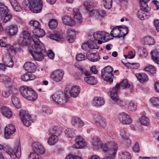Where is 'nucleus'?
Segmentation results:
<instances>
[{"label":"nucleus","mask_w":159,"mask_h":159,"mask_svg":"<svg viewBox=\"0 0 159 159\" xmlns=\"http://www.w3.org/2000/svg\"><path fill=\"white\" fill-rule=\"evenodd\" d=\"M32 40L34 42V45L31 46H29L28 47L29 51L33 58L36 60L41 61L47 54L45 47L39 39L33 38Z\"/></svg>","instance_id":"nucleus-1"},{"label":"nucleus","mask_w":159,"mask_h":159,"mask_svg":"<svg viewBox=\"0 0 159 159\" xmlns=\"http://www.w3.org/2000/svg\"><path fill=\"white\" fill-rule=\"evenodd\" d=\"M23 67L26 70L31 73L34 72L36 70V67L35 64L30 62H26Z\"/></svg>","instance_id":"nucleus-21"},{"label":"nucleus","mask_w":159,"mask_h":159,"mask_svg":"<svg viewBox=\"0 0 159 159\" xmlns=\"http://www.w3.org/2000/svg\"><path fill=\"white\" fill-rule=\"evenodd\" d=\"M142 42L145 44L149 45H152L154 43V39L149 36L144 37L142 40Z\"/></svg>","instance_id":"nucleus-44"},{"label":"nucleus","mask_w":159,"mask_h":159,"mask_svg":"<svg viewBox=\"0 0 159 159\" xmlns=\"http://www.w3.org/2000/svg\"><path fill=\"white\" fill-rule=\"evenodd\" d=\"M10 2L14 10L17 12L21 11L22 8L16 0H10Z\"/></svg>","instance_id":"nucleus-33"},{"label":"nucleus","mask_w":159,"mask_h":159,"mask_svg":"<svg viewBox=\"0 0 159 159\" xmlns=\"http://www.w3.org/2000/svg\"><path fill=\"white\" fill-rule=\"evenodd\" d=\"M84 81L88 84L92 85L96 84L98 82L96 78L92 76L85 77Z\"/></svg>","instance_id":"nucleus-37"},{"label":"nucleus","mask_w":159,"mask_h":159,"mask_svg":"<svg viewBox=\"0 0 159 159\" xmlns=\"http://www.w3.org/2000/svg\"><path fill=\"white\" fill-rule=\"evenodd\" d=\"M2 95L4 97L7 98L10 95V92L7 90H3L2 92Z\"/></svg>","instance_id":"nucleus-60"},{"label":"nucleus","mask_w":159,"mask_h":159,"mask_svg":"<svg viewBox=\"0 0 159 159\" xmlns=\"http://www.w3.org/2000/svg\"><path fill=\"white\" fill-rule=\"evenodd\" d=\"M144 70L145 71H148L152 74H154L156 73L155 68L152 65H150L148 66L145 67Z\"/></svg>","instance_id":"nucleus-53"},{"label":"nucleus","mask_w":159,"mask_h":159,"mask_svg":"<svg viewBox=\"0 0 159 159\" xmlns=\"http://www.w3.org/2000/svg\"><path fill=\"white\" fill-rule=\"evenodd\" d=\"M102 2L103 6L106 9L109 10L111 8L112 0H102Z\"/></svg>","instance_id":"nucleus-43"},{"label":"nucleus","mask_w":159,"mask_h":159,"mask_svg":"<svg viewBox=\"0 0 159 159\" xmlns=\"http://www.w3.org/2000/svg\"><path fill=\"white\" fill-rule=\"evenodd\" d=\"M18 29V27L16 25H11L7 28L6 31L11 35L14 36L17 34Z\"/></svg>","instance_id":"nucleus-23"},{"label":"nucleus","mask_w":159,"mask_h":159,"mask_svg":"<svg viewBox=\"0 0 159 159\" xmlns=\"http://www.w3.org/2000/svg\"><path fill=\"white\" fill-rule=\"evenodd\" d=\"M130 86V84L128 83L127 80L126 79L123 80L119 84H117L115 88L110 89L109 93L112 99L115 102H117L119 98L117 92L120 87L123 89H126L129 88Z\"/></svg>","instance_id":"nucleus-2"},{"label":"nucleus","mask_w":159,"mask_h":159,"mask_svg":"<svg viewBox=\"0 0 159 159\" xmlns=\"http://www.w3.org/2000/svg\"><path fill=\"white\" fill-rule=\"evenodd\" d=\"M92 103L96 107H99L104 104L105 101L102 98L96 97L93 99Z\"/></svg>","instance_id":"nucleus-24"},{"label":"nucleus","mask_w":159,"mask_h":159,"mask_svg":"<svg viewBox=\"0 0 159 159\" xmlns=\"http://www.w3.org/2000/svg\"><path fill=\"white\" fill-rule=\"evenodd\" d=\"M74 19L77 22L80 23L82 21V18L80 13L74 15Z\"/></svg>","instance_id":"nucleus-58"},{"label":"nucleus","mask_w":159,"mask_h":159,"mask_svg":"<svg viewBox=\"0 0 159 159\" xmlns=\"http://www.w3.org/2000/svg\"><path fill=\"white\" fill-rule=\"evenodd\" d=\"M152 104L154 106L159 107V98L157 97H152L150 99Z\"/></svg>","instance_id":"nucleus-55"},{"label":"nucleus","mask_w":159,"mask_h":159,"mask_svg":"<svg viewBox=\"0 0 159 159\" xmlns=\"http://www.w3.org/2000/svg\"><path fill=\"white\" fill-rule=\"evenodd\" d=\"M118 118L120 122L123 124H129L132 123L129 116L126 113L122 112L120 113L118 115Z\"/></svg>","instance_id":"nucleus-14"},{"label":"nucleus","mask_w":159,"mask_h":159,"mask_svg":"<svg viewBox=\"0 0 159 159\" xmlns=\"http://www.w3.org/2000/svg\"><path fill=\"white\" fill-rule=\"evenodd\" d=\"M19 115L22 122L25 126L28 127L32 123L33 121L31 116L25 110H20Z\"/></svg>","instance_id":"nucleus-7"},{"label":"nucleus","mask_w":159,"mask_h":159,"mask_svg":"<svg viewBox=\"0 0 159 159\" xmlns=\"http://www.w3.org/2000/svg\"><path fill=\"white\" fill-rule=\"evenodd\" d=\"M0 112L4 117L10 118L12 116V113L11 109L6 106H2L0 108Z\"/></svg>","instance_id":"nucleus-18"},{"label":"nucleus","mask_w":159,"mask_h":159,"mask_svg":"<svg viewBox=\"0 0 159 159\" xmlns=\"http://www.w3.org/2000/svg\"><path fill=\"white\" fill-rule=\"evenodd\" d=\"M120 134L124 139V143L127 146L130 145V141L129 139V136L125 129L124 128L121 129L120 130Z\"/></svg>","instance_id":"nucleus-22"},{"label":"nucleus","mask_w":159,"mask_h":159,"mask_svg":"<svg viewBox=\"0 0 159 159\" xmlns=\"http://www.w3.org/2000/svg\"><path fill=\"white\" fill-rule=\"evenodd\" d=\"M4 65L7 67H12L14 65V62L9 56H6L3 58Z\"/></svg>","instance_id":"nucleus-32"},{"label":"nucleus","mask_w":159,"mask_h":159,"mask_svg":"<svg viewBox=\"0 0 159 159\" xmlns=\"http://www.w3.org/2000/svg\"><path fill=\"white\" fill-rule=\"evenodd\" d=\"M61 132V129L57 127H54L50 131L51 134H56L57 135Z\"/></svg>","instance_id":"nucleus-52"},{"label":"nucleus","mask_w":159,"mask_h":159,"mask_svg":"<svg viewBox=\"0 0 159 159\" xmlns=\"http://www.w3.org/2000/svg\"><path fill=\"white\" fill-rule=\"evenodd\" d=\"M31 39H32L29 33L27 31H24L21 43L23 45H29L31 43Z\"/></svg>","instance_id":"nucleus-19"},{"label":"nucleus","mask_w":159,"mask_h":159,"mask_svg":"<svg viewBox=\"0 0 159 159\" xmlns=\"http://www.w3.org/2000/svg\"><path fill=\"white\" fill-rule=\"evenodd\" d=\"M36 78V76L33 74L28 73L22 75L21 79L24 81H27L34 80Z\"/></svg>","instance_id":"nucleus-30"},{"label":"nucleus","mask_w":159,"mask_h":159,"mask_svg":"<svg viewBox=\"0 0 159 159\" xmlns=\"http://www.w3.org/2000/svg\"><path fill=\"white\" fill-rule=\"evenodd\" d=\"M120 34L122 35V37H124L128 33L129 30L127 27H123L120 26Z\"/></svg>","instance_id":"nucleus-56"},{"label":"nucleus","mask_w":159,"mask_h":159,"mask_svg":"<svg viewBox=\"0 0 159 159\" xmlns=\"http://www.w3.org/2000/svg\"><path fill=\"white\" fill-rule=\"evenodd\" d=\"M57 22L55 20H51L49 22L48 26L51 29H55L57 26Z\"/></svg>","instance_id":"nucleus-54"},{"label":"nucleus","mask_w":159,"mask_h":159,"mask_svg":"<svg viewBox=\"0 0 159 159\" xmlns=\"http://www.w3.org/2000/svg\"><path fill=\"white\" fill-rule=\"evenodd\" d=\"M75 140V142L73 146V148L76 149L81 148L86 146V143L81 136H78Z\"/></svg>","instance_id":"nucleus-16"},{"label":"nucleus","mask_w":159,"mask_h":159,"mask_svg":"<svg viewBox=\"0 0 159 159\" xmlns=\"http://www.w3.org/2000/svg\"><path fill=\"white\" fill-rule=\"evenodd\" d=\"M113 68L110 66H108L101 70V76L104 80L110 83L112 82L114 76L112 74Z\"/></svg>","instance_id":"nucleus-6"},{"label":"nucleus","mask_w":159,"mask_h":159,"mask_svg":"<svg viewBox=\"0 0 159 159\" xmlns=\"http://www.w3.org/2000/svg\"><path fill=\"white\" fill-rule=\"evenodd\" d=\"M87 58L93 62H96L100 59L98 55L96 54H90L87 56Z\"/></svg>","instance_id":"nucleus-41"},{"label":"nucleus","mask_w":159,"mask_h":159,"mask_svg":"<svg viewBox=\"0 0 159 159\" xmlns=\"http://www.w3.org/2000/svg\"><path fill=\"white\" fill-rule=\"evenodd\" d=\"M148 11H144L141 8V10L137 12V14L138 17L142 20H143L148 19V18L147 13Z\"/></svg>","instance_id":"nucleus-34"},{"label":"nucleus","mask_w":159,"mask_h":159,"mask_svg":"<svg viewBox=\"0 0 159 159\" xmlns=\"http://www.w3.org/2000/svg\"><path fill=\"white\" fill-rule=\"evenodd\" d=\"M6 147L4 148L2 145L0 144V150L4 149L5 150H6L12 159L20 158L21 155V151L20 143L18 145L15 147L14 150L11 149L9 146H6Z\"/></svg>","instance_id":"nucleus-3"},{"label":"nucleus","mask_w":159,"mask_h":159,"mask_svg":"<svg viewBox=\"0 0 159 159\" xmlns=\"http://www.w3.org/2000/svg\"><path fill=\"white\" fill-rule=\"evenodd\" d=\"M37 98V95L33 89L31 91V92L29 96H28L26 99L30 101H34Z\"/></svg>","instance_id":"nucleus-46"},{"label":"nucleus","mask_w":159,"mask_h":159,"mask_svg":"<svg viewBox=\"0 0 159 159\" xmlns=\"http://www.w3.org/2000/svg\"><path fill=\"white\" fill-rule=\"evenodd\" d=\"M0 45L2 47H6L8 50H9L14 53L19 52L20 48V46L19 44L11 45L10 44H7L2 39L0 40Z\"/></svg>","instance_id":"nucleus-12"},{"label":"nucleus","mask_w":159,"mask_h":159,"mask_svg":"<svg viewBox=\"0 0 159 159\" xmlns=\"http://www.w3.org/2000/svg\"><path fill=\"white\" fill-rule=\"evenodd\" d=\"M34 36L32 37L36 39H39L38 38H42L45 35V32L44 30L40 28V26L35 28L32 31Z\"/></svg>","instance_id":"nucleus-20"},{"label":"nucleus","mask_w":159,"mask_h":159,"mask_svg":"<svg viewBox=\"0 0 159 159\" xmlns=\"http://www.w3.org/2000/svg\"><path fill=\"white\" fill-rule=\"evenodd\" d=\"M120 157L121 159H131L130 154L126 151L121 152Z\"/></svg>","instance_id":"nucleus-51"},{"label":"nucleus","mask_w":159,"mask_h":159,"mask_svg":"<svg viewBox=\"0 0 159 159\" xmlns=\"http://www.w3.org/2000/svg\"><path fill=\"white\" fill-rule=\"evenodd\" d=\"M9 91L13 94L12 95H15L18 93V90L14 87H10Z\"/></svg>","instance_id":"nucleus-61"},{"label":"nucleus","mask_w":159,"mask_h":159,"mask_svg":"<svg viewBox=\"0 0 159 159\" xmlns=\"http://www.w3.org/2000/svg\"><path fill=\"white\" fill-rule=\"evenodd\" d=\"M51 97L53 102L60 105L64 104L66 101L65 95L60 91L53 93Z\"/></svg>","instance_id":"nucleus-8"},{"label":"nucleus","mask_w":159,"mask_h":159,"mask_svg":"<svg viewBox=\"0 0 159 159\" xmlns=\"http://www.w3.org/2000/svg\"><path fill=\"white\" fill-rule=\"evenodd\" d=\"M8 13L7 7L5 6L2 3H0V15L7 14Z\"/></svg>","instance_id":"nucleus-47"},{"label":"nucleus","mask_w":159,"mask_h":159,"mask_svg":"<svg viewBox=\"0 0 159 159\" xmlns=\"http://www.w3.org/2000/svg\"><path fill=\"white\" fill-rule=\"evenodd\" d=\"M11 17V15L8 13L2 15V16L0 15V20L5 23H6L9 20Z\"/></svg>","instance_id":"nucleus-48"},{"label":"nucleus","mask_w":159,"mask_h":159,"mask_svg":"<svg viewBox=\"0 0 159 159\" xmlns=\"http://www.w3.org/2000/svg\"><path fill=\"white\" fill-rule=\"evenodd\" d=\"M63 21L65 25L70 26H72L75 24L74 20L70 17L67 16L63 17Z\"/></svg>","instance_id":"nucleus-31"},{"label":"nucleus","mask_w":159,"mask_h":159,"mask_svg":"<svg viewBox=\"0 0 159 159\" xmlns=\"http://www.w3.org/2000/svg\"><path fill=\"white\" fill-rule=\"evenodd\" d=\"M150 0H140L139 5L142 10L144 11H148L150 10V8L146 4L147 2Z\"/></svg>","instance_id":"nucleus-40"},{"label":"nucleus","mask_w":159,"mask_h":159,"mask_svg":"<svg viewBox=\"0 0 159 159\" xmlns=\"http://www.w3.org/2000/svg\"><path fill=\"white\" fill-rule=\"evenodd\" d=\"M92 143L94 148H102V146L104 144L102 143V142L98 137H94L92 139Z\"/></svg>","instance_id":"nucleus-26"},{"label":"nucleus","mask_w":159,"mask_h":159,"mask_svg":"<svg viewBox=\"0 0 159 159\" xmlns=\"http://www.w3.org/2000/svg\"><path fill=\"white\" fill-rule=\"evenodd\" d=\"M80 89L78 86H73L68 91L65 92L66 96L67 97L72 96L73 97H77L80 93Z\"/></svg>","instance_id":"nucleus-13"},{"label":"nucleus","mask_w":159,"mask_h":159,"mask_svg":"<svg viewBox=\"0 0 159 159\" xmlns=\"http://www.w3.org/2000/svg\"><path fill=\"white\" fill-rule=\"evenodd\" d=\"M11 81L10 78L7 76L5 75H0V82L6 84Z\"/></svg>","instance_id":"nucleus-49"},{"label":"nucleus","mask_w":159,"mask_h":159,"mask_svg":"<svg viewBox=\"0 0 159 159\" xmlns=\"http://www.w3.org/2000/svg\"><path fill=\"white\" fill-rule=\"evenodd\" d=\"M151 57L155 63H159V52L156 50L151 51Z\"/></svg>","instance_id":"nucleus-36"},{"label":"nucleus","mask_w":159,"mask_h":159,"mask_svg":"<svg viewBox=\"0 0 159 159\" xmlns=\"http://www.w3.org/2000/svg\"><path fill=\"white\" fill-rule=\"evenodd\" d=\"M32 89L26 86H22L21 87L20 90L21 94L26 99L30 94Z\"/></svg>","instance_id":"nucleus-25"},{"label":"nucleus","mask_w":159,"mask_h":159,"mask_svg":"<svg viewBox=\"0 0 159 159\" xmlns=\"http://www.w3.org/2000/svg\"><path fill=\"white\" fill-rule=\"evenodd\" d=\"M47 54L48 57L51 59H53L54 57V54L52 50H49L48 53L47 52Z\"/></svg>","instance_id":"nucleus-62"},{"label":"nucleus","mask_w":159,"mask_h":159,"mask_svg":"<svg viewBox=\"0 0 159 159\" xmlns=\"http://www.w3.org/2000/svg\"><path fill=\"white\" fill-rule=\"evenodd\" d=\"M93 36L94 39L100 44H101L102 43L108 41L111 39L110 38V35L109 33L101 31L94 33Z\"/></svg>","instance_id":"nucleus-5"},{"label":"nucleus","mask_w":159,"mask_h":159,"mask_svg":"<svg viewBox=\"0 0 159 159\" xmlns=\"http://www.w3.org/2000/svg\"><path fill=\"white\" fill-rule=\"evenodd\" d=\"M76 58L78 61H81L85 60V56L84 54L80 53L77 55Z\"/></svg>","instance_id":"nucleus-59"},{"label":"nucleus","mask_w":159,"mask_h":159,"mask_svg":"<svg viewBox=\"0 0 159 159\" xmlns=\"http://www.w3.org/2000/svg\"><path fill=\"white\" fill-rule=\"evenodd\" d=\"M64 74L63 70L61 69H57L52 73L50 75V78L53 81L59 82L62 80Z\"/></svg>","instance_id":"nucleus-9"},{"label":"nucleus","mask_w":159,"mask_h":159,"mask_svg":"<svg viewBox=\"0 0 159 159\" xmlns=\"http://www.w3.org/2000/svg\"><path fill=\"white\" fill-rule=\"evenodd\" d=\"M84 6L86 10L89 11V16L97 18L99 17L98 10H94L91 4L85 3L84 4Z\"/></svg>","instance_id":"nucleus-15"},{"label":"nucleus","mask_w":159,"mask_h":159,"mask_svg":"<svg viewBox=\"0 0 159 159\" xmlns=\"http://www.w3.org/2000/svg\"><path fill=\"white\" fill-rule=\"evenodd\" d=\"M32 12L38 13L42 9L43 3L41 0H31Z\"/></svg>","instance_id":"nucleus-11"},{"label":"nucleus","mask_w":159,"mask_h":159,"mask_svg":"<svg viewBox=\"0 0 159 159\" xmlns=\"http://www.w3.org/2000/svg\"><path fill=\"white\" fill-rule=\"evenodd\" d=\"M92 119L97 126L103 129L106 128V121L99 114H94L93 115Z\"/></svg>","instance_id":"nucleus-10"},{"label":"nucleus","mask_w":159,"mask_h":159,"mask_svg":"<svg viewBox=\"0 0 159 159\" xmlns=\"http://www.w3.org/2000/svg\"><path fill=\"white\" fill-rule=\"evenodd\" d=\"M16 132V129L14 125L12 124H8L5 127V137L6 139H8L10 136Z\"/></svg>","instance_id":"nucleus-17"},{"label":"nucleus","mask_w":159,"mask_h":159,"mask_svg":"<svg viewBox=\"0 0 159 159\" xmlns=\"http://www.w3.org/2000/svg\"><path fill=\"white\" fill-rule=\"evenodd\" d=\"M153 25L155 27L156 30L159 32V20L156 19L153 21Z\"/></svg>","instance_id":"nucleus-64"},{"label":"nucleus","mask_w":159,"mask_h":159,"mask_svg":"<svg viewBox=\"0 0 159 159\" xmlns=\"http://www.w3.org/2000/svg\"><path fill=\"white\" fill-rule=\"evenodd\" d=\"M66 136L69 138H73L75 136V131L70 128H67L65 131Z\"/></svg>","instance_id":"nucleus-45"},{"label":"nucleus","mask_w":159,"mask_h":159,"mask_svg":"<svg viewBox=\"0 0 159 159\" xmlns=\"http://www.w3.org/2000/svg\"><path fill=\"white\" fill-rule=\"evenodd\" d=\"M127 109L129 111H134L137 109V104L134 101L130 102L128 105Z\"/></svg>","instance_id":"nucleus-42"},{"label":"nucleus","mask_w":159,"mask_h":159,"mask_svg":"<svg viewBox=\"0 0 159 159\" xmlns=\"http://www.w3.org/2000/svg\"><path fill=\"white\" fill-rule=\"evenodd\" d=\"M11 99V102L15 107L20 108L21 107V104L19 98L16 95H12Z\"/></svg>","instance_id":"nucleus-35"},{"label":"nucleus","mask_w":159,"mask_h":159,"mask_svg":"<svg viewBox=\"0 0 159 159\" xmlns=\"http://www.w3.org/2000/svg\"><path fill=\"white\" fill-rule=\"evenodd\" d=\"M140 123L144 126H147L149 124V119L145 116H143L140 119Z\"/></svg>","instance_id":"nucleus-50"},{"label":"nucleus","mask_w":159,"mask_h":159,"mask_svg":"<svg viewBox=\"0 0 159 159\" xmlns=\"http://www.w3.org/2000/svg\"><path fill=\"white\" fill-rule=\"evenodd\" d=\"M120 26L114 27L111 32V36L117 38L122 37V35L120 34Z\"/></svg>","instance_id":"nucleus-27"},{"label":"nucleus","mask_w":159,"mask_h":159,"mask_svg":"<svg viewBox=\"0 0 159 159\" xmlns=\"http://www.w3.org/2000/svg\"><path fill=\"white\" fill-rule=\"evenodd\" d=\"M30 25L35 28H38L40 26L39 22L35 20H31L29 23Z\"/></svg>","instance_id":"nucleus-57"},{"label":"nucleus","mask_w":159,"mask_h":159,"mask_svg":"<svg viewBox=\"0 0 159 159\" xmlns=\"http://www.w3.org/2000/svg\"><path fill=\"white\" fill-rule=\"evenodd\" d=\"M58 140V136L56 134H51L49 137L47 142L50 145H53L57 143Z\"/></svg>","instance_id":"nucleus-29"},{"label":"nucleus","mask_w":159,"mask_h":159,"mask_svg":"<svg viewBox=\"0 0 159 159\" xmlns=\"http://www.w3.org/2000/svg\"><path fill=\"white\" fill-rule=\"evenodd\" d=\"M135 76L139 82L142 84L146 82L148 80L147 75L144 73L136 74Z\"/></svg>","instance_id":"nucleus-28"},{"label":"nucleus","mask_w":159,"mask_h":159,"mask_svg":"<svg viewBox=\"0 0 159 159\" xmlns=\"http://www.w3.org/2000/svg\"><path fill=\"white\" fill-rule=\"evenodd\" d=\"M48 37L50 39L57 41H60L63 38L62 36L59 32L51 34L49 35Z\"/></svg>","instance_id":"nucleus-39"},{"label":"nucleus","mask_w":159,"mask_h":159,"mask_svg":"<svg viewBox=\"0 0 159 159\" xmlns=\"http://www.w3.org/2000/svg\"><path fill=\"white\" fill-rule=\"evenodd\" d=\"M31 6V0H24L22 3V8L26 10H30L32 11Z\"/></svg>","instance_id":"nucleus-38"},{"label":"nucleus","mask_w":159,"mask_h":159,"mask_svg":"<svg viewBox=\"0 0 159 159\" xmlns=\"http://www.w3.org/2000/svg\"><path fill=\"white\" fill-rule=\"evenodd\" d=\"M65 159H82V158L79 156H74L72 155L67 156Z\"/></svg>","instance_id":"nucleus-63"},{"label":"nucleus","mask_w":159,"mask_h":159,"mask_svg":"<svg viewBox=\"0 0 159 159\" xmlns=\"http://www.w3.org/2000/svg\"><path fill=\"white\" fill-rule=\"evenodd\" d=\"M116 143L114 142L104 143L102 147V149L104 152H107L109 155L114 156L118 149Z\"/></svg>","instance_id":"nucleus-4"}]
</instances>
